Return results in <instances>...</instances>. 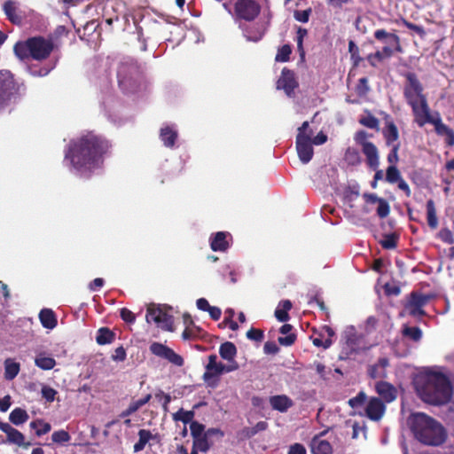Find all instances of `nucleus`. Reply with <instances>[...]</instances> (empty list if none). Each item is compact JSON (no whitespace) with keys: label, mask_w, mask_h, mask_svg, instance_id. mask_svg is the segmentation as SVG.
<instances>
[{"label":"nucleus","mask_w":454,"mask_h":454,"mask_svg":"<svg viewBox=\"0 0 454 454\" xmlns=\"http://www.w3.org/2000/svg\"><path fill=\"white\" fill-rule=\"evenodd\" d=\"M71 439L69 433L66 430H58L51 434V440L56 443L64 444Z\"/></svg>","instance_id":"09e8293b"},{"label":"nucleus","mask_w":454,"mask_h":454,"mask_svg":"<svg viewBox=\"0 0 454 454\" xmlns=\"http://www.w3.org/2000/svg\"><path fill=\"white\" fill-rule=\"evenodd\" d=\"M263 350L265 354L276 355L278 353L279 348L274 341H267L264 344Z\"/></svg>","instance_id":"338daca9"},{"label":"nucleus","mask_w":454,"mask_h":454,"mask_svg":"<svg viewBox=\"0 0 454 454\" xmlns=\"http://www.w3.org/2000/svg\"><path fill=\"white\" fill-rule=\"evenodd\" d=\"M219 354L223 359L232 361L237 354L236 346L231 341H226L221 344L219 348Z\"/></svg>","instance_id":"e433bc0d"},{"label":"nucleus","mask_w":454,"mask_h":454,"mask_svg":"<svg viewBox=\"0 0 454 454\" xmlns=\"http://www.w3.org/2000/svg\"><path fill=\"white\" fill-rule=\"evenodd\" d=\"M366 398H367L366 394L364 391H361L357 394L356 396L350 398L348 400V404L353 409L360 408L364 404Z\"/></svg>","instance_id":"3c124183"},{"label":"nucleus","mask_w":454,"mask_h":454,"mask_svg":"<svg viewBox=\"0 0 454 454\" xmlns=\"http://www.w3.org/2000/svg\"><path fill=\"white\" fill-rule=\"evenodd\" d=\"M313 454H332L333 448L329 442L319 438H314L311 442Z\"/></svg>","instance_id":"c756f323"},{"label":"nucleus","mask_w":454,"mask_h":454,"mask_svg":"<svg viewBox=\"0 0 454 454\" xmlns=\"http://www.w3.org/2000/svg\"><path fill=\"white\" fill-rule=\"evenodd\" d=\"M308 35V31L306 28L298 27L297 29V51L299 52L300 58L301 61L305 60V51L303 48V39Z\"/></svg>","instance_id":"37998d69"},{"label":"nucleus","mask_w":454,"mask_h":454,"mask_svg":"<svg viewBox=\"0 0 454 454\" xmlns=\"http://www.w3.org/2000/svg\"><path fill=\"white\" fill-rule=\"evenodd\" d=\"M375 390L386 403H390L396 397L395 388L386 381L378 382L375 386Z\"/></svg>","instance_id":"6ab92c4d"},{"label":"nucleus","mask_w":454,"mask_h":454,"mask_svg":"<svg viewBox=\"0 0 454 454\" xmlns=\"http://www.w3.org/2000/svg\"><path fill=\"white\" fill-rule=\"evenodd\" d=\"M402 178L401 173L398 170V168L394 166L390 165L387 168L386 172V181L389 184H395L397 181H399Z\"/></svg>","instance_id":"49530a36"},{"label":"nucleus","mask_w":454,"mask_h":454,"mask_svg":"<svg viewBox=\"0 0 454 454\" xmlns=\"http://www.w3.org/2000/svg\"><path fill=\"white\" fill-rule=\"evenodd\" d=\"M231 236L226 231H218L213 234L210 238V247L215 252H225L229 247V241L227 238Z\"/></svg>","instance_id":"a211bd4d"},{"label":"nucleus","mask_w":454,"mask_h":454,"mask_svg":"<svg viewBox=\"0 0 454 454\" xmlns=\"http://www.w3.org/2000/svg\"><path fill=\"white\" fill-rule=\"evenodd\" d=\"M293 329V326L289 324L283 325L280 329L279 333L281 334H287L286 337H278V341L282 346H292L295 340H296V334L294 333H289L291 330Z\"/></svg>","instance_id":"2f4dec72"},{"label":"nucleus","mask_w":454,"mask_h":454,"mask_svg":"<svg viewBox=\"0 0 454 454\" xmlns=\"http://www.w3.org/2000/svg\"><path fill=\"white\" fill-rule=\"evenodd\" d=\"M41 393L42 396L48 403H52L55 400L56 395L58 394V392L53 387L49 386H43Z\"/></svg>","instance_id":"5fc2aeb1"},{"label":"nucleus","mask_w":454,"mask_h":454,"mask_svg":"<svg viewBox=\"0 0 454 454\" xmlns=\"http://www.w3.org/2000/svg\"><path fill=\"white\" fill-rule=\"evenodd\" d=\"M353 433L352 437L354 439H356L359 437L360 434L364 436V438H366V426L364 421H362V423L354 421L352 424Z\"/></svg>","instance_id":"8fccbe9b"},{"label":"nucleus","mask_w":454,"mask_h":454,"mask_svg":"<svg viewBox=\"0 0 454 454\" xmlns=\"http://www.w3.org/2000/svg\"><path fill=\"white\" fill-rule=\"evenodd\" d=\"M310 13H311L310 8H309L307 10H303V11H296L294 12V18L296 20H298L300 22L306 23L309 21Z\"/></svg>","instance_id":"680f3d73"},{"label":"nucleus","mask_w":454,"mask_h":454,"mask_svg":"<svg viewBox=\"0 0 454 454\" xmlns=\"http://www.w3.org/2000/svg\"><path fill=\"white\" fill-rule=\"evenodd\" d=\"M419 397L427 403L440 406L449 403L452 397V386L449 378L442 372H427L418 376L414 381Z\"/></svg>","instance_id":"f03ea898"},{"label":"nucleus","mask_w":454,"mask_h":454,"mask_svg":"<svg viewBox=\"0 0 454 454\" xmlns=\"http://www.w3.org/2000/svg\"><path fill=\"white\" fill-rule=\"evenodd\" d=\"M430 123L434 126L435 133L440 137H445V143L448 146H454V130L444 124L438 112H434L423 121V127Z\"/></svg>","instance_id":"9d476101"},{"label":"nucleus","mask_w":454,"mask_h":454,"mask_svg":"<svg viewBox=\"0 0 454 454\" xmlns=\"http://www.w3.org/2000/svg\"><path fill=\"white\" fill-rule=\"evenodd\" d=\"M439 237L444 243L450 245L454 243L453 234L448 228L442 229L439 232Z\"/></svg>","instance_id":"052dcab7"},{"label":"nucleus","mask_w":454,"mask_h":454,"mask_svg":"<svg viewBox=\"0 0 454 454\" xmlns=\"http://www.w3.org/2000/svg\"><path fill=\"white\" fill-rule=\"evenodd\" d=\"M115 339V333L107 327H101L97 332L96 341L98 345L112 343Z\"/></svg>","instance_id":"f704fd0d"},{"label":"nucleus","mask_w":454,"mask_h":454,"mask_svg":"<svg viewBox=\"0 0 454 454\" xmlns=\"http://www.w3.org/2000/svg\"><path fill=\"white\" fill-rule=\"evenodd\" d=\"M200 332V328L197 327L194 329H189L188 327L184 329L182 333V337L184 340H194L199 336V333Z\"/></svg>","instance_id":"69168bd1"},{"label":"nucleus","mask_w":454,"mask_h":454,"mask_svg":"<svg viewBox=\"0 0 454 454\" xmlns=\"http://www.w3.org/2000/svg\"><path fill=\"white\" fill-rule=\"evenodd\" d=\"M120 316L121 318L128 324H133L136 320L135 314L127 308H122L121 309Z\"/></svg>","instance_id":"bf43d9fd"},{"label":"nucleus","mask_w":454,"mask_h":454,"mask_svg":"<svg viewBox=\"0 0 454 454\" xmlns=\"http://www.w3.org/2000/svg\"><path fill=\"white\" fill-rule=\"evenodd\" d=\"M427 224L432 230H434L438 227V218L436 215L435 205L432 199L427 201Z\"/></svg>","instance_id":"c9c22d12"},{"label":"nucleus","mask_w":454,"mask_h":454,"mask_svg":"<svg viewBox=\"0 0 454 454\" xmlns=\"http://www.w3.org/2000/svg\"><path fill=\"white\" fill-rule=\"evenodd\" d=\"M0 430L6 434L7 441L9 442L16 444L24 449H27L29 446H31L30 442L25 441L24 434L18 429L12 427L9 423L0 420Z\"/></svg>","instance_id":"4468645a"},{"label":"nucleus","mask_w":454,"mask_h":454,"mask_svg":"<svg viewBox=\"0 0 454 454\" xmlns=\"http://www.w3.org/2000/svg\"><path fill=\"white\" fill-rule=\"evenodd\" d=\"M110 148L111 144L106 138L88 132L69 142L65 159L70 160L81 177L90 178L95 170L102 167Z\"/></svg>","instance_id":"f257e3e1"},{"label":"nucleus","mask_w":454,"mask_h":454,"mask_svg":"<svg viewBox=\"0 0 454 454\" xmlns=\"http://www.w3.org/2000/svg\"><path fill=\"white\" fill-rule=\"evenodd\" d=\"M29 426L31 428L35 429V434L37 436L46 434L51 429V424L44 422L43 419H35L32 421Z\"/></svg>","instance_id":"ea45409f"},{"label":"nucleus","mask_w":454,"mask_h":454,"mask_svg":"<svg viewBox=\"0 0 454 454\" xmlns=\"http://www.w3.org/2000/svg\"><path fill=\"white\" fill-rule=\"evenodd\" d=\"M54 67L55 65H45L43 67L32 65L28 67V72L30 75L34 77H43L46 76L54 68Z\"/></svg>","instance_id":"79ce46f5"},{"label":"nucleus","mask_w":454,"mask_h":454,"mask_svg":"<svg viewBox=\"0 0 454 454\" xmlns=\"http://www.w3.org/2000/svg\"><path fill=\"white\" fill-rule=\"evenodd\" d=\"M292 53V47L290 44H284L280 48H278V52L275 57L276 62H287L290 59V55Z\"/></svg>","instance_id":"c03bdc74"},{"label":"nucleus","mask_w":454,"mask_h":454,"mask_svg":"<svg viewBox=\"0 0 454 454\" xmlns=\"http://www.w3.org/2000/svg\"><path fill=\"white\" fill-rule=\"evenodd\" d=\"M152 398L151 394H147L145 397L133 401L129 403V408L133 411L136 412L137 410H139L142 406L146 404Z\"/></svg>","instance_id":"6e6d98bb"},{"label":"nucleus","mask_w":454,"mask_h":454,"mask_svg":"<svg viewBox=\"0 0 454 454\" xmlns=\"http://www.w3.org/2000/svg\"><path fill=\"white\" fill-rule=\"evenodd\" d=\"M216 355L213 354L208 356V363L206 365V372L203 374L204 381L210 387H215L217 380H213L215 378L224 373V364L217 363Z\"/></svg>","instance_id":"ddd939ff"},{"label":"nucleus","mask_w":454,"mask_h":454,"mask_svg":"<svg viewBox=\"0 0 454 454\" xmlns=\"http://www.w3.org/2000/svg\"><path fill=\"white\" fill-rule=\"evenodd\" d=\"M384 290H385V294L387 295V296H390V295H398L400 294L401 293V288L396 286V285H392L390 283H386L384 285Z\"/></svg>","instance_id":"0e129e2a"},{"label":"nucleus","mask_w":454,"mask_h":454,"mask_svg":"<svg viewBox=\"0 0 454 454\" xmlns=\"http://www.w3.org/2000/svg\"><path fill=\"white\" fill-rule=\"evenodd\" d=\"M117 80L120 89L124 93H135L141 85L142 71L137 61L133 59H124L117 68Z\"/></svg>","instance_id":"423d86ee"},{"label":"nucleus","mask_w":454,"mask_h":454,"mask_svg":"<svg viewBox=\"0 0 454 454\" xmlns=\"http://www.w3.org/2000/svg\"><path fill=\"white\" fill-rule=\"evenodd\" d=\"M42 325L46 329H53L57 326L58 320L55 312L51 309H43L39 313Z\"/></svg>","instance_id":"412c9836"},{"label":"nucleus","mask_w":454,"mask_h":454,"mask_svg":"<svg viewBox=\"0 0 454 454\" xmlns=\"http://www.w3.org/2000/svg\"><path fill=\"white\" fill-rule=\"evenodd\" d=\"M403 77L405 78L403 88V98L411 108L414 121L422 128L423 121L432 114L427 95L424 93V87L413 72L403 74Z\"/></svg>","instance_id":"7ed1b4c3"},{"label":"nucleus","mask_w":454,"mask_h":454,"mask_svg":"<svg viewBox=\"0 0 454 454\" xmlns=\"http://www.w3.org/2000/svg\"><path fill=\"white\" fill-rule=\"evenodd\" d=\"M270 403L273 410L279 412H286L294 405L293 400L286 395H273L270 398Z\"/></svg>","instance_id":"aec40b11"},{"label":"nucleus","mask_w":454,"mask_h":454,"mask_svg":"<svg viewBox=\"0 0 454 454\" xmlns=\"http://www.w3.org/2000/svg\"><path fill=\"white\" fill-rule=\"evenodd\" d=\"M20 365L19 363L6 359L4 362V378L7 380H12L20 372Z\"/></svg>","instance_id":"58836bf2"},{"label":"nucleus","mask_w":454,"mask_h":454,"mask_svg":"<svg viewBox=\"0 0 454 454\" xmlns=\"http://www.w3.org/2000/svg\"><path fill=\"white\" fill-rule=\"evenodd\" d=\"M296 150L301 161L309 163L314 154L311 138L309 137L296 136Z\"/></svg>","instance_id":"dca6fc26"},{"label":"nucleus","mask_w":454,"mask_h":454,"mask_svg":"<svg viewBox=\"0 0 454 454\" xmlns=\"http://www.w3.org/2000/svg\"><path fill=\"white\" fill-rule=\"evenodd\" d=\"M389 361L387 357H381L378 362L371 366V378H385L387 376V368Z\"/></svg>","instance_id":"393cba45"},{"label":"nucleus","mask_w":454,"mask_h":454,"mask_svg":"<svg viewBox=\"0 0 454 454\" xmlns=\"http://www.w3.org/2000/svg\"><path fill=\"white\" fill-rule=\"evenodd\" d=\"M402 333L404 337L415 342L419 341L422 338V331L419 326H404Z\"/></svg>","instance_id":"a19ab883"},{"label":"nucleus","mask_w":454,"mask_h":454,"mask_svg":"<svg viewBox=\"0 0 454 454\" xmlns=\"http://www.w3.org/2000/svg\"><path fill=\"white\" fill-rule=\"evenodd\" d=\"M4 12L8 19L14 25L22 23V17L18 13V9L13 1L8 0L4 4Z\"/></svg>","instance_id":"4be33fe9"},{"label":"nucleus","mask_w":454,"mask_h":454,"mask_svg":"<svg viewBox=\"0 0 454 454\" xmlns=\"http://www.w3.org/2000/svg\"><path fill=\"white\" fill-rule=\"evenodd\" d=\"M35 364L42 370L49 371L55 367L56 360L50 356H46L45 352H40L35 358Z\"/></svg>","instance_id":"c85d7f7f"},{"label":"nucleus","mask_w":454,"mask_h":454,"mask_svg":"<svg viewBox=\"0 0 454 454\" xmlns=\"http://www.w3.org/2000/svg\"><path fill=\"white\" fill-rule=\"evenodd\" d=\"M399 239V233L394 231L382 234L381 239H380L378 242L380 244L382 248L387 250H393L397 247Z\"/></svg>","instance_id":"b1692460"},{"label":"nucleus","mask_w":454,"mask_h":454,"mask_svg":"<svg viewBox=\"0 0 454 454\" xmlns=\"http://www.w3.org/2000/svg\"><path fill=\"white\" fill-rule=\"evenodd\" d=\"M160 137L167 147H173L177 139V132L172 128L166 126L160 129Z\"/></svg>","instance_id":"7c9ffc66"},{"label":"nucleus","mask_w":454,"mask_h":454,"mask_svg":"<svg viewBox=\"0 0 454 454\" xmlns=\"http://www.w3.org/2000/svg\"><path fill=\"white\" fill-rule=\"evenodd\" d=\"M190 430H191V434H192V438L195 439L200 436H203L205 427L203 424H201L198 421L192 420L190 423Z\"/></svg>","instance_id":"603ef678"},{"label":"nucleus","mask_w":454,"mask_h":454,"mask_svg":"<svg viewBox=\"0 0 454 454\" xmlns=\"http://www.w3.org/2000/svg\"><path fill=\"white\" fill-rule=\"evenodd\" d=\"M367 90H368L367 78L363 77L359 80V83L356 87V94L360 97H364L366 95Z\"/></svg>","instance_id":"e2e57ef3"},{"label":"nucleus","mask_w":454,"mask_h":454,"mask_svg":"<svg viewBox=\"0 0 454 454\" xmlns=\"http://www.w3.org/2000/svg\"><path fill=\"white\" fill-rule=\"evenodd\" d=\"M14 50L17 55L23 54L35 60L42 61L51 56L54 50V43L51 38L37 35L27 38L23 43H17Z\"/></svg>","instance_id":"0eeeda50"},{"label":"nucleus","mask_w":454,"mask_h":454,"mask_svg":"<svg viewBox=\"0 0 454 454\" xmlns=\"http://www.w3.org/2000/svg\"><path fill=\"white\" fill-rule=\"evenodd\" d=\"M383 136L387 145H393L398 140L399 133L394 121H389L386 122V126L383 129Z\"/></svg>","instance_id":"bb28decb"},{"label":"nucleus","mask_w":454,"mask_h":454,"mask_svg":"<svg viewBox=\"0 0 454 454\" xmlns=\"http://www.w3.org/2000/svg\"><path fill=\"white\" fill-rule=\"evenodd\" d=\"M235 12L239 19L254 20L261 12V6L255 0H237Z\"/></svg>","instance_id":"9b49d317"},{"label":"nucleus","mask_w":454,"mask_h":454,"mask_svg":"<svg viewBox=\"0 0 454 454\" xmlns=\"http://www.w3.org/2000/svg\"><path fill=\"white\" fill-rule=\"evenodd\" d=\"M410 425L415 438L425 445L439 446L446 440L444 427L425 413L413 414Z\"/></svg>","instance_id":"20e7f679"},{"label":"nucleus","mask_w":454,"mask_h":454,"mask_svg":"<svg viewBox=\"0 0 454 454\" xmlns=\"http://www.w3.org/2000/svg\"><path fill=\"white\" fill-rule=\"evenodd\" d=\"M207 438L208 437L204 434L203 436L193 439L192 447L202 452L207 451L210 448Z\"/></svg>","instance_id":"de8ad7c7"},{"label":"nucleus","mask_w":454,"mask_h":454,"mask_svg":"<svg viewBox=\"0 0 454 454\" xmlns=\"http://www.w3.org/2000/svg\"><path fill=\"white\" fill-rule=\"evenodd\" d=\"M371 203H377L376 213L380 218H385L389 215L390 207L388 202L382 198H378L371 193Z\"/></svg>","instance_id":"473e14b6"},{"label":"nucleus","mask_w":454,"mask_h":454,"mask_svg":"<svg viewBox=\"0 0 454 454\" xmlns=\"http://www.w3.org/2000/svg\"><path fill=\"white\" fill-rule=\"evenodd\" d=\"M374 36L378 41L381 42L383 43V45H386V44H388V42L390 41L388 36H397V35L395 34L387 32L384 29H379V30L375 31Z\"/></svg>","instance_id":"4d7b16f0"},{"label":"nucleus","mask_w":454,"mask_h":454,"mask_svg":"<svg viewBox=\"0 0 454 454\" xmlns=\"http://www.w3.org/2000/svg\"><path fill=\"white\" fill-rule=\"evenodd\" d=\"M149 349L154 356L163 358L176 366L180 367L184 365V358L180 355L176 354L172 348L160 342H153L150 345Z\"/></svg>","instance_id":"f8f14e48"},{"label":"nucleus","mask_w":454,"mask_h":454,"mask_svg":"<svg viewBox=\"0 0 454 454\" xmlns=\"http://www.w3.org/2000/svg\"><path fill=\"white\" fill-rule=\"evenodd\" d=\"M388 38L390 39L388 44L383 45L381 50H378L373 55L371 54V59L383 61L392 57L395 51H401L399 36H388Z\"/></svg>","instance_id":"f3484780"},{"label":"nucleus","mask_w":454,"mask_h":454,"mask_svg":"<svg viewBox=\"0 0 454 454\" xmlns=\"http://www.w3.org/2000/svg\"><path fill=\"white\" fill-rule=\"evenodd\" d=\"M431 298V295L423 294L418 292H412L411 293V300L409 306L419 309L420 307H424L425 305H427V303L430 301Z\"/></svg>","instance_id":"4c0bfd02"},{"label":"nucleus","mask_w":454,"mask_h":454,"mask_svg":"<svg viewBox=\"0 0 454 454\" xmlns=\"http://www.w3.org/2000/svg\"><path fill=\"white\" fill-rule=\"evenodd\" d=\"M297 87L298 82L295 79L294 71L284 67L281 71V75L277 82V88L284 90L286 94L291 97Z\"/></svg>","instance_id":"2eb2a0df"},{"label":"nucleus","mask_w":454,"mask_h":454,"mask_svg":"<svg viewBox=\"0 0 454 454\" xmlns=\"http://www.w3.org/2000/svg\"><path fill=\"white\" fill-rule=\"evenodd\" d=\"M28 419L29 415L27 411L20 407L13 409L9 415V420L15 426L26 423Z\"/></svg>","instance_id":"72a5a7b5"},{"label":"nucleus","mask_w":454,"mask_h":454,"mask_svg":"<svg viewBox=\"0 0 454 454\" xmlns=\"http://www.w3.org/2000/svg\"><path fill=\"white\" fill-rule=\"evenodd\" d=\"M293 307V304L291 301L289 300H283L281 301L276 310H275V317L279 322H287L290 319L289 317V310H291Z\"/></svg>","instance_id":"a878e982"},{"label":"nucleus","mask_w":454,"mask_h":454,"mask_svg":"<svg viewBox=\"0 0 454 454\" xmlns=\"http://www.w3.org/2000/svg\"><path fill=\"white\" fill-rule=\"evenodd\" d=\"M345 159L349 164L352 165L359 163L360 156L358 151L356 148L348 147L345 153Z\"/></svg>","instance_id":"864d4df0"},{"label":"nucleus","mask_w":454,"mask_h":454,"mask_svg":"<svg viewBox=\"0 0 454 454\" xmlns=\"http://www.w3.org/2000/svg\"><path fill=\"white\" fill-rule=\"evenodd\" d=\"M354 140L356 144L361 146V150L365 156V161L369 164V137L366 131L359 130L355 134Z\"/></svg>","instance_id":"cd10ccee"},{"label":"nucleus","mask_w":454,"mask_h":454,"mask_svg":"<svg viewBox=\"0 0 454 454\" xmlns=\"http://www.w3.org/2000/svg\"><path fill=\"white\" fill-rule=\"evenodd\" d=\"M368 203L369 193L365 192L360 195L358 185H349L345 189L343 194L344 212L353 224L366 227Z\"/></svg>","instance_id":"39448f33"},{"label":"nucleus","mask_w":454,"mask_h":454,"mask_svg":"<svg viewBox=\"0 0 454 454\" xmlns=\"http://www.w3.org/2000/svg\"><path fill=\"white\" fill-rule=\"evenodd\" d=\"M194 412L192 411H184L180 409L177 412L173 414L175 421H182L184 424L191 423L193 419Z\"/></svg>","instance_id":"a18cd8bd"},{"label":"nucleus","mask_w":454,"mask_h":454,"mask_svg":"<svg viewBox=\"0 0 454 454\" xmlns=\"http://www.w3.org/2000/svg\"><path fill=\"white\" fill-rule=\"evenodd\" d=\"M386 411L385 403L377 397H371V420H380Z\"/></svg>","instance_id":"5701e85b"},{"label":"nucleus","mask_w":454,"mask_h":454,"mask_svg":"<svg viewBox=\"0 0 454 454\" xmlns=\"http://www.w3.org/2000/svg\"><path fill=\"white\" fill-rule=\"evenodd\" d=\"M20 96V85L8 70H0V110Z\"/></svg>","instance_id":"6e6552de"},{"label":"nucleus","mask_w":454,"mask_h":454,"mask_svg":"<svg viewBox=\"0 0 454 454\" xmlns=\"http://www.w3.org/2000/svg\"><path fill=\"white\" fill-rule=\"evenodd\" d=\"M112 359L117 362H122L126 359V351L122 346L115 348L114 353L112 355Z\"/></svg>","instance_id":"774afa93"},{"label":"nucleus","mask_w":454,"mask_h":454,"mask_svg":"<svg viewBox=\"0 0 454 454\" xmlns=\"http://www.w3.org/2000/svg\"><path fill=\"white\" fill-rule=\"evenodd\" d=\"M145 318L148 323L153 322L157 325L158 327L164 331H174L173 316L168 313L166 306L156 305L154 303L149 304L147 307Z\"/></svg>","instance_id":"1a4fd4ad"},{"label":"nucleus","mask_w":454,"mask_h":454,"mask_svg":"<svg viewBox=\"0 0 454 454\" xmlns=\"http://www.w3.org/2000/svg\"><path fill=\"white\" fill-rule=\"evenodd\" d=\"M247 338L254 341H262L264 337V333L262 330L255 329V328H250L247 332Z\"/></svg>","instance_id":"13d9d810"}]
</instances>
